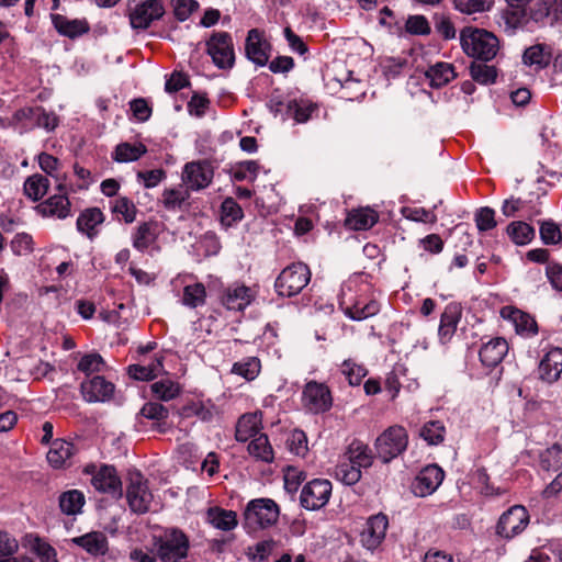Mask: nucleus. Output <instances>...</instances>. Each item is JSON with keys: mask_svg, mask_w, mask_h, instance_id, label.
<instances>
[{"mask_svg": "<svg viewBox=\"0 0 562 562\" xmlns=\"http://www.w3.org/2000/svg\"><path fill=\"white\" fill-rule=\"evenodd\" d=\"M460 42L463 52L481 60H492L498 49L499 41L491 32L477 27H464L460 33Z\"/></svg>", "mask_w": 562, "mask_h": 562, "instance_id": "1", "label": "nucleus"}, {"mask_svg": "<svg viewBox=\"0 0 562 562\" xmlns=\"http://www.w3.org/2000/svg\"><path fill=\"white\" fill-rule=\"evenodd\" d=\"M278 517V505L269 498L252 499L244 510L245 527L251 531L272 526Z\"/></svg>", "mask_w": 562, "mask_h": 562, "instance_id": "2", "label": "nucleus"}, {"mask_svg": "<svg viewBox=\"0 0 562 562\" xmlns=\"http://www.w3.org/2000/svg\"><path fill=\"white\" fill-rule=\"evenodd\" d=\"M408 445V435L404 427L394 425L386 428L374 442L376 456L384 463L402 454Z\"/></svg>", "mask_w": 562, "mask_h": 562, "instance_id": "3", "label": "nucleus"}, {"mask_svg": "<svg viewBox=\"0 0 562 562\" xmlns=\"http://www.w3.org/2000/svg\"><path fill=\"white\" fill-rule=\"evenodd\" d=\"M158 558L162 562H182L190 548L188 537L179 529L166 530L156 541Z\"/></svg>", "mask_w": 562, "mask_h": 562, "instance_id": "4", "label": "nucleus"}, {"mask_svg": "<svg viewBox=\"0 0 562 562\" xmlns=\"http://www.w3.org/2000/svg\"><path fill=\"white\" fill-rule=\"evenodd\" d=\"M310 268L302 262L285 267L278 276L274 286L279 295L291 297L299 294L310 282Z\"/></svg>", "mask_w": 562, "mask_h": 562, "instance_id": "5", "label": "nucleus"}, {"mask_svg": "<svg viewBox=\"0 0 562 562\" xmlns=\"http://www.w3.org/2000/svg\"><path fill=\"white\" fill-rule=\"evenodd\" d=\"M85 473L91 475V484L98 492L115 498L122 496V482L114 467L103 464L98 468L89 464L85 468Z\"/></svg>", "mask_w": 562, "mask_h": 562, "instance_id": "6", "label": "nucleus"}, {"mask_svg": "<svg viewBox=\"0 0 562 562\" xmlns=\"http://www.w3.org/2000/svg\"><path fill=\"white\" fill-rule=\"evenodd\" d=\"M206 52L221 69L232 68L235 63L233 38L227 32H214L206 42Z\"/></svg>", "mask_w": 562, "mask_h": 562, "instance_id": "7", "label": "nucleus"}, {"mask_svg": "<svg viewBox=\"0 0 562 562\" xmlns=\"http://www.w3.org/2000/svg\"><path fill=\"white\" fill-rule=\"evenodd\" d=\"M528 524L529 514L527 509L521 505H514L499 517L496 525V535L510 540L520 535Z\"/></svg>", "mask_w": 562, "mask_h": 562, "instance_id": "8", "label": "nucleus"}, {"mask_svg": "<svg viewBox=\"0 0 562 562\" xmlns=\"http://www.w3.org/2000/svg\"><path fill=\"white\" fill-rule=\"evenodd\" d=\"M330 495L331 483L325 479H315L302 488L300 503L307 510H318L328 503Z\"/></svg>", "mask_w": 562, "mask_h": 562, "instance_id": "9", "label": "nucleus"}, {"mask_svg": "<svg viewBox=\"0 0 562 562\" xmlns=\"http://www.w3.org/2000/svg\"><path fill=\"white\" fill-rule=\"evenodd\" d=\"M126 498L132 512L144 514L149 510L153 494L148 488L147 481L140 473L137 472L131 475Z\"/></svg>", "mask_w": 562, "mask_h": 562, "instance_id": "10", "label": "nucleus"}, {"mask_svg": "<svg viewBox=\"0 0 562 562\" xmlns=\"http://www.w3.org/2000/svg\"><path fill=\"white\" fill-rule=\"evenodd\" d=\"M303 403L312 413L327 412L333 405L331 393L324 383L310 381L303 390Z\"/></svg>", "mask_w": 562, "mask_h": 562, "instance_id": "11", "label": "nucleus"}, {"mask_svg": "<svg viewBox=\"0 0 562 562\" xmlns=\"http://www.w3.org/2000/svg\"><path fill=\"white\" fill-rule=\"evenodd\" d=\"M165 13L164 4L160 0H145L133 9L130 13L131 25L134 29H147L154 21L159 20Z\"/></svg>", "mask_w": 562, "mask_h": 562, "instance_id": "12", "label": "nucleus"}, {"mask_svg": "<svg viewBox=\"0 0 562 562\" xmlns=\"http://www.w3.org/2000/svg\"><path fill=\"white\" fill-rule=\"evenodd\" d=\"M501 316L503 319L508 321L515 328L516 334L521 337L530 338L539 331L536 319L517 307L509 305L502 307Z\"/></svg>", "mask_w": 562, "mask_h": 562, "instance_id": "13", "label": "nucleus"}, {"mask_svg": "<svg viewBox=\"0 0 562 562\" xmlns=\"http://www.w3.org/2000/svg\"><path fill=\"white\" fill-rule=\"evenodd\" d=\"M34 211L45 218L66 220L72 215L71 202L67 194H53L40 202Z\"/></svg>", "mask_w": 562, "mask_h": 562, "instance_id": "14", "label": "nucleus"}, {"mask_svg": "<svg viewBox=\"0 0 562 562\" xmlns=\"http://www.w3.org/2000/svg\"><path fill=\"white\" fill-rule=\"evenodd\" d=\"M445 472L437 464H429L420 470L413 483V492L416 496L431 495L440 486Z\"/></svg>", "mask_w": 562, "mask_h": 562, "instance_id": "15", "label": "nucleus"}, {"mask_svg": "<svg viewBox=\"0 0 562 562\" xmlns=\"http://www.w3.org/2000/svg\"><path fill=\"white\" fill-rule=\"evenodd\" d=\"M213 179V168L209 161H191L186 164L182 180L188 189L201 190Z\"/></svg>", "mask_w": 562, "mask_h": 562, "instance_id": "16", "label": "nucleus"}, {"mask_svg": "<svg viewBox=\"0 0 562 562\" xmlns=\"http://www.w3.org/2000/svg\"><path fill=\"white\" fill-rule=\"evenodd\" d=\"M389 519L384 514L371 516L361 532V543L368 550L376 549L385 538Z\"/></svg>", "mask_w": 562, "mask_h": 562, "instance_id": "17", "label": "nucleus"}, {"mask_svg": "<svg viewBox=\"0 0 562 562\" xmlns=\"http://www.w3.org/2000/svg\"><path fill=\"white\" fill-rule=\"evenodd\" d=\"M83 398L89 403L109 401L114 393V384L101 375L85 380L80 385Z\"/></svg>", "mask_w": 562, "mask_h": 562, "instance_id": "18", "label": "nucleus"}, {"mask_svg": "<svg viewBox=\"0 0 562 562\" xmlns=\"http://www.w3.org/2000/svg\"><path fill=\"white\" fill-rule=\"evenodd\" d=\"M539 378L547 383L557 382L562 373V348H550L538 367Z\"/></svg>", "mask_w": 562, "mask_h": 562, "instance_id": "19", "label": "nucleus"}, {"mask_svg": "<svg viewBox=\"0 0 562 562\" xmlns=\"http://www.w3.org/2000/svg\"><path fill=\"white\" fill-rule=\"evenodd\" d=\"M269 43L258 29H251L246 38V55L258 66H265L269 59Z\"/></svg>", "mask_w": 562, "mask_h": 562, "instance_id": "20", "label": "nucleus"}, {"mask_svg": "<svg viewBox=\"0 0 562 562\" xmlns=\"http://www.w3.org/2000/svg\"><path fill=\"white\" fill-rule=\"evenodd\" d=\"M221 300L227 310L243 311L254 300V292L244 284L235 283L224 290Z\"/></svg>", "mask_w": 562, "mask_h": 562, "instance_id": "21", "label": "nucleus"}, {"mask_svg": "<svg viewBox=\"0 0 562 562\" xmlns=\"http://www.w3.org/2000/svg\"><path fill=\"white\" fill-rule=\"evenodd\" d=\"M462 316V307L458 303H449L440 316L438 336L442 344H447L453 337Z\"/></svg>", "mask_w": 562, "mask_h": 562, "instance_id": "22", "label": "nucleus"}, {"mask_svg": "<svg viewBox=\"0 0 562 562\" xmlns=\"http://www.w3.org/2000/svg\"><path fill=\"white\" fill-rule=\"evenodd\" d=\"M50 20L56 31L69 38H76L89 32L90 26L85 19L70 20L65 15L53 13Z\"/></svg>", "mask_w": 562, "mask_h": 562, "instance_id": "23", "label": "nucleus"}, {"mask_svg": "<svg viewBox=\"0 0 562 562\" xmlns=\"http://www.w3.org/2000/svg\"><path fill=\"white\" fill-rule=\"evenodd\" d=\"M507 352V341L502 337H496L481 347L480 359L484 366L494 368L502 362Z\"/></svg>", "mask_w": 562, "mask_h": 562, "instance_id": "24", "label": "nucleus"}, {"mask_svg": "<svg viewBox=\"0 0 562 562\" xmlns=\"http://www.w3.org/2000/svg\"><path fill=\"white\" fill-rule=\"evenodd\" d=\"M71 541L93 557L104 555L109 550L108 538L101 531H90Z\"/></svg>", "mask_w": 562, "mask_h": 562, "instance_id": "25", "label": "nucleus"}, {"mask_svg": "<svg viewBox=\"0 0 562 562\" xmlns=\"http://www.w3.org/2000/svg\"><path fill=\"white\" fill-rule=\"evenodd\" d=\"M425 76L430 87L439 89L452 81L457 74L452 64L438 61L426 70Z\"/></svg>", "mask_w": 562, "mask_h": 562, "instance_id": "26", "label": "nucleus"}, {"mask_svg": "<svg viewBox=\"0 0 562 562\" xmlns=\"http://www.w3.org/2000/svg\"><path fill=\"white\" fill-rule=\"evenodd\" d=\"M261 428V413L244 414L236 425V440L247 441L250 438L257 437Z\"/></svg>", "mask_w": 562, "mask_h": 562, "instance_id": "27", "label": "nucleus"}, {"mask_svg": "<svg viewBox=\"0 0 562 562\" xmlns=\"http://www.w3.org/2000/svg\"><path fill=\"white\" fill-rule=\"evenodd\" d=\"M552 58V52L546 44H535L528 47L522 55V63L535 69H543L549 66Z\"/></svg>", "mask_w": 562, "mask_h": 562, "instance_id": "28", "label": "nucleus"}, {"mask_svg": "<svg viewBox=\"0 0 562 562\" xmlns=\"http://www.w3.org/2000/svg\"><path fill=\"white\" fill-rule=\"evenodd\" d=\"M379 220L378 213L370 207H360L352 210L347 218L346 225L355 231H366L371 228Z\"/></svg>", "mask_w": 562, "mask_h": 562, "instance_id": "29", "label": "nucleus"}, {"mask_svg": "<svg viewBox=\"0 0 562 562\" xmlns=\"http://www.w3.org/2000/svg\"><path fill=\"white\" fill-rule=\"evenodd\" d=\"M50 187L49 179L41 173L29 176L23 184V192L33 202L41 201Z\"/></svg>", "mask_w": 562, "mask_h": 562, "instance_id": "30", "label": "nucleus"}, {"mask_svg": "<svg viewBox=\"0 0 562 562\" xmlns=\"http://www.w3.org/2000/svg\"><path fill=\"white\" fill-rule=\"evenodd\" d=\"M104 221L103 213L98 207H90L80 213L77 218V228L89 238L97 235V227Z\"/></svg>", "mask_w": 562, "mask_h": 562, "instance_id": "31", "label": "nucleus"}, {"mask_svg": "<svg viewBox=\"0 0 562 562\" xmlns=\"http://www.w3.org/2000/svg\"><path fill=\"white\" fill-rule=\"evenodd\" d=\"M526 22V10L524 8H517L507 5L502 12L499 26L504 29L508 35H513L518 29L522 27Z\"/></svg>", "mask_w": 562, "mask_h": 562, "instance_id": "32", "label": "nucleus"}, {"mask_svg": "<svg viewBox=\"0 0 562 562\" xmlns=\"http://www.w3.org/2000/svg\"><path fill=\"white\" fill-rule=\"evenodd\" d=\"M207 520L214 528L223 531H231L238 524L235 512L220 507H213L207 510Z\"/></svg>", "mask_w": 562, "mask_h": 562, "instance_id": "33", "label": "nucleus"}, {"mask_svg": "<svg viewBox=\"0 0 562 562\" xmlns=\"http://www.w3.org/2000/svg\"><path fill=\"white\" fill-rule=\"evenodd\" d=\"M75 453V447L71 442L64 439H57L53 442L47 452V461L54 468H61L68 459Z\"/></svg>", "mask_w": 562, "mask_h": 562, "instance_id": "34", "label": "nucleus"}, {"mask_svg": "<svg viewBox=\"0 0 562 562\" xmlns=\"http://www.w3.org/2000/svg\"><path fill=\"white\" fill-rule=\"evenodd\" d=\"M335 477L346 485H353L361 479V469L344 454L336 465Z\"/></svg>", "mask_w": 562, "mask_h": 562, "instance_id": "35", "label": "nucleus"}, {"mask_svg": "<svg viewBox=\"0 0 562 562\" xmlns=\"http://www.w3.org/2000/svg\"><path fill=\"white\" fill-rule=\"evenodd\" d=\"M164 371L162 358L157 357L148 364H132L128 367V374L139 381H149Z\"/></svg>", "mask_w": 562, "mask_h": 562, "instance_id": "36", "label": "nucleus"}, {"mask_svg": "<svg viewBox=\"0 0 562 562\" xmlns=\"http://www.w3.org/2000/svg\"><path fill=\"white\" fill-rule=\"evenodd\" d=\"M248 452L257 460L270 463L274 459L273 449L269 442L267 435L259 434L254 437L248 445Z\"/></svg>", "mask_w": 562, "mask_h": 562, "instance_id": "37", "label": "nucleus"}, {"mask_svg": "<svg viewBox=\"0 0 562 562\" xmlns=\"http://www.w3.org/2000/svg\"><path fill=\"white\" fill-rule=\"evenodd\" d=\"M344 454L360 469L369 468L373 461L369 447L360 440H353Z\"/></svg>", "mask_w": 562, "mask_h": 562, "instance_id": "38", "label": "nucleus"}, {"mask_svg": "<svg viewBox=\"0 0 562 562\" xmlns=\"http://www.w3.org/2000/svg\"><path fill=\"white\" fill-rule=\"evenodd\" d=\"M86 498L82 492L78 490H70L64 492L59 496L60 510L66 515H77L81 513Z\"/></svg>", "mask_w": 562, "mask_h": 562, "instance_id": "39", "label": "nucleus"}, {"mask_svg": "<svg viewBox=\"0 0 562 562\" xmlns=\"http://www.w3.org/2000/svg\"><path fill=\"white\" fill-rule=\"evenodd\" d=\"M317 109L316 104L307 100H291L286 104V114L297 123H305L310 120L313 112Z\"/></svg>", "mask_w": 562, "mask_h": 562, "instance_id": "40", "label": "nucleus"}, {"mask_svg": "<svg viewBox=\"0 0 562 562\" xmlns=\"http://www.w3.org/2000/svg\"><path fill=\"white\" fill-rule=\"evenodd\" d=\"M146 153L147 148L142 143H122L116 146L113 159L117 162H130L139 159Z\"/></svg>", "mask_w": 562, "mask_h": 562, "instance_id": "41", "label": "nucleus"}, {"mask_svg": "<svg viewBox=\"0 0 562 562\" xmlns=\"http://www.w3.org/2000/svg\"><path fill=\"white\" fill-rule=\"evenodd\" d=\"M154 396L160 401H171L180 395L182 389L179 383L164 379L150 385Z\"/></svg>", "mask_w": 562, "mask_h": 562, "instance_id": "42", "label": "nucleus"}, {"mask_svg": "<svg viewBox=\"0 0 562 562\" xmlns=\"http://www.w3.org/2000/svg\"><path fill=\"white\" fill-rule=\"evenodd\" d=\"M206 290L203 283L196 282L186 285L181 302L190 308H196L205 304Z\"/></svg>", "mask_w": 562, "mask_h": 562, "instance_id": "43", "label": "nucleus"}, {"mask_svg": "<svg viewBox=\"0 0 562 562\" xmlns=\"http://www.w3.org/2000/svg\"><path fill=\"white\" fill-rule=\"evenodd\" d=\"M419 436L428 445L437 446L445 440L446 427L439 420H429L420 428Z\"/></svg>", "mask_w": 562, "mask_h": 562, "instance_id": "44", "label": "nucleus"}, {"mask_svg": "<svg viewBox=\"0 0 562 562\" xmlns=\"http://www.w3.org/2000/svg\"><path fill=\"white\" fill-rule=\"evenodd\" d=\"M189 199L188 188L166 189L161 195V202L165 209L169 211L178 210Z\"/></svg>", "mask_w": 562, "mask_h": 562, "instance_id": "45", "label": "nucleus"}, {"mask_svg": "<svg viewBox=\"0 0 562 562\" xmlns=\"http://www.w3.org/2000/svg\"><path fill=\"white\" fill-rule=\"evenodd\" d=\"M540 467L544 471H557L562 468V446L554 443L540 454Z\"/></svg>", "mask_w": 562, "mask_h": 562, "instance_id": "46", "label": "nucleus"}, {"mask_svg": "<svg viewBox=\"0 0 562 562\" xmlns=\"http://www.w3.org/2000/svg\"><path fill=\"white\" fill-rule=\"evenodd\" d=\"M507 233L517 245H526L530 243L535 236V229L525 222H513L508 225Z\"/></svg>", "mask_w": 562, "mask_h": 562, "instance_id": "47", "label": "nucleus"}, {"mask_svg": "<svg viewBox=\"0 0 562 562\" xmlns=\"http://www.w3.org/2000/svg\"><path fill=\"white\" fill-rule=\"evenodd\" d=\"M260 360L256 357H248L241 361L234 363L232 372L252 381L260 372Z\"/></svg>", "mask_w": 562, "mask_h": 562, "instance_id": "48", "label": "nucleus"}, {"mask_svg": "<svg viewBox=\"0 0 562 562\" xmlns=\"http://www.w3.org/2000/svg\"><path fill=\"white\" fill-rule=\"evenodd\" d=\"M105 368L103 358L97 353L91 352L82 356L77 364V370L85 373L87 376L102 372Z\"/></svg>", "mask_w": 562, "mask_h": 562, "instance_id": "49", "label": "nucleus"}, {"mask_svg": "<svg viewBox=\"0 0 562 562\" xmlns=\"http://www.w3.org/2000/svg\"><path fill=\"white\" fill-rule=\"evenodd\" d=\"M340 372L350 385H359L367 375V369L351 359L341 363Z\"/></svg>", "mask_w": 562, "mask_h": 562, "instance_id": "50", "label": "nucleus"}, {"mask_svg": "<svg viewBox=\"0 0 562 562\" xmlns=\"http://www.w3.org/2000/svg\"><path fill=\"white\" fill-rule=\"evenodd\" d=\"M470 75L472 79L481 85L494 83L497 77V71L494 66H488L480 63H472L470 66Z\"/></svg>", "mask_w": 562, "mask_h": 562, "instance_id": "51", "label": "nucleus"}, {"mask_svg": "<svg viewBox=\"0 0 562 562\" xmlns=\"http://www.w3.org/2000/svg\"><path fill=\"white\" fill-rule=\"evenodd\" d=\"M379 312V305L375 301L368 303L357 302L350 307H347L345 314L355 321H362Z\"/></svg>", "mask_w": 562, "mask_h": 562, "instance_id": "52", "label": "nucleus"}, {"mask_svg": "<svg viewBox=\"0 0 562 562\" xmlns=\"http://www.w3.org/2000/svg\"><path fill=\"white\" fill-rule=\"evenodd\" d=\"M18 114L23 115V116L35 115L36 116V125L40 127H43L47 131H53L58 124L57 116L53 113L46 112L42 108H37L35 110L34 109H24V110H21Z\"/></svg>", "mask_w": 562, "mask_h": 562, "instance_id": "53", "label": "nucleus"}, {"mask_svg": "<svg viewBox=\"0 0 562 562\" xmlns=\"http://www.w3.org/2000/svg\"><path fill=\"white\" fill-rule=\"evenodd\" d=\"M221 211L222 223L227 226L240 221L244 216L241 207L233 198H227L223 201Z\"/></svg>", "mask_w": 562, "mask_h": 562, "instance_id": "54", "label": "nucleus"}, {"mask_svg": "<svg viewBox=\"0 0 562 562\" xmlns=\"http://www.w3.org/2000/svg\"><path fill=\"white\" fill-rule=\"evenodd\" d=\"M111 210L113 213L122 215L123 220L126 223H132L135 221L136 212H137L136 206L130 199H127L125 196L117 198L112 203Z\"/></svg>", "mask_w": 562, "mask_h": 562, "instance_id": "55", "label": "nucleus"}, {"mask_svg": "<svg viewBox=\"0 0 562 562\" xmlns=\"http://www.w3.org/2000/svg\"><path fill=\"white\" fill-rule=\"evenodd\" d=\"M154 240L155 234L148 223L140 224L133 235V246L139 251L147 249Z\"/></svg>", "mask_w": 562, "mask_h": 562, "instance_id": "56", "label": "nucleus"}, {"mask_svg": "<svg viewBox=\"0 0 562 562\" xmlns=\"http://www.w3.org/2000/svg\"><path fill=\"white\" fill-rule=\"evenodd\" d=\"M286 445L292 453L300 457H304L308 451L307 437L305 432L300 429H294L290 434Z\"/></svg>", "mask_w": 562, "mask_h": 562, "instance_id": "57", "label": "nucleus"}, {"mask_svg": "<svg viewBox=\"0 0 562 562\" xmlns=\"http://www.w3.org/2000/svg\"><path fill=\"white\" fill-rule=\"evenodd\" d=\"M401 213L405 218L414 222L435 223L437 221L435 213L424 207L404 206Z\"/></svg>", "mask_w": 562, "mask_h": 562, "instance_id": "58", "label": "nucleus"}, {"mask_svg": "<svg viewBox=\"0 0 562 562\" xmlns=\"http://www.w3.org/2000/svg\"><path fill=\"white\" fill-rule=\"evenodd\" d=\"M540 237L546 245H557L562 240V233L553 221H544L540 225Z\"/></svg>", "mask_w": 562, "mask_h": 562, "instance_id": "59", "label": "nucleus"}, {"mask_svg": "<svg viewBox=\"0 0 562 562\" xmlns=\"http://www.w3.org/2000/svg\"><path fill=\"white\" fill-rule=\"evenodd\" d=\"M31 548L41 562H58L55 549L46 541L35 538Z\"/></svg>", "mask_w": 562, "mask_h": 562, "instance_id": "60", "label": "nucleus"}, {"mask_svg": "<svg viewBox=\"0 0 562 562\" xmlns=\"http://www.w3.org/2000/svg\"><path fill=\"white\" fill-rule=\"evenodd\" d=\"M475 223L480 232L491 231L496 226L495 211L491 207H481L475 213Z\"/></svg>", "mask_w": 562, "mask_h": 562, "instance_id": "61", "label": "nucleus"}, {"mask_svg": "<svg viewBox=\"0 0 562 562\" xmlns=\"http://www.w3.org/2000/svg\"><path fill=\"white\" fill-rule=\"evenodd\" d=\"M305 479L306 474L304 471L295 467H288L284 471V487L290 493L296 492Z\"/></svg>", "mask_w": 562, "mask_h": 562, "instance_id": "62", "label": "nucleus"}, {"mask_svg": "<svg viewBox=\"0 0 562 562\" xmlns=\"http://www.w3.org/2000/svg\"><path fill=\"white\" fill-rule=\"evenodd\" d=\"M11 249L18 256H24L33 250V238L26 233L16 234L11 240Z\"/></svg>", "mask_w": 562, "mask_h": 562, "instance_id": "63", "label": "nucleus"}, {"mask_svg": "<svg viewBox=\"0 0 562 562\" xmlns=\"http://www.w3.org/2000/svg\"><path fill=\"white\" fill-rule=\"evenodd\" d=\"M406 31L415 35H427L430 33V26L427 19L423 15H412L406 21Z\"/></svg>", "mask_w": 562, "mask_h": 562, "instance_id": "64", "label": "nucleus"}]
</instances>
